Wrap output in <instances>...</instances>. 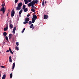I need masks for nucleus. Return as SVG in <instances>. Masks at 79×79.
Wrapping results in <instances>:
<instances>
[{"instance_id": "nucleus-4", "label": "nucleus", "mask_w": 79, "mask_h": 79, "mask_svg": "<svg viewBox=\"0 0 79 79\" xmlns=\"http://www.w3.org/2000/svg\"><path fill=\"white\" fill-rule=\"evenodd\" d=\"M37 16L35 15H33V18L32 19H37Z\"/></svg>"}, {"instance_id": "nucleus-34", "label": "nucleus", "mask_w": 79, "mask_h": 79, "mask_svg": "<svg viewBox=\"0 0 79 79\" xmlns=\"http://www.w3.org/2000/svg\"><path fill=\"white\" fill-rule=\"evenodd\" d=\"M16 27H14V28L13 29V31H16Z\"/></svg>"}, {"instance_id": "nucleus-46", "label": "nucleus", "mask_w": 79, "mask_h": 79, "mask_svg": "<svg viewBox=\"0 0 79 79\" xmlns=\"http://www.w3.org/2000/svg\"><path fill=\"white\" fill-rule=\"evenodd\" d=\"M1 74H0V77H1Z\"/></svg>"}, {"instance_id": "nucleus-26", "label": "nucleus", "mask_w": 79, "mask_h": 79, "mask_svg": "<svg viewBox=\"0 0 79 79\" xmlns=\"http://www.w3.org/2000/svg\"><path fill=\"white\" fill-rule=\"evenodd\" d=\"M35 10V7L34 8H32L31 9V10Z\"/></svg>"}, {"instance_id": "nucleus-22", "label": "nucleus", "mask_w": 79, "mask_h": 79, "mask_svg": "<svg viewBox=\"0 0 79 79\" xmlns=\"http://www.w3.org/2000/svg\"><path fill=\"white\" fill-rule=\"evenodd\" d=\"M24 2L25 4H27V3H28V2H29L28 1H25Z\"/></svg>"}, {"instance_id": "nucleus-9", "label": "nucleus", "mask_w": 79, "mask_h": 79, "mask_svg": "<svg viewBox=\"0 0 79 79\" xmlns=\"http://www.w3.org/2000/svg\"><path fill=\"white\" fill-rule=\"evenodd\" d=\"M21 9V7H20L19 6H18L16 8V10H19Z\"/></svg>"}, {"instance_id": "nucleus-8", "label": "nucleus", "mask_w": 79, "mask_h": 79, "mask_svg": "<svg viewBox=\"0 0 79 79\" xmlns=\"http://www.w3.org/2000/svg\"><path fill=\"white\" fill-rule=\"evenodd\" d=\"M44 19H47L48 18V16L47 15H44Z\"/></svg>"}, {"instance_id": "nucleus-30", "label": "nucleus", "mask_w": 79, "mask_h": 79, "mask_svg": "<svg viewBox=\"0 0 79 79\" xmlns=\"http://www.w3.org/2000/svg\"><path fill=\"white\" fill-rule=\"evenodd\" d=\"M19 0H15V3H17Z\"/></svg>"}, {"instance_id": "nucleus-20", "label": "nucleus", "mask_w": 79, "mask_h": 79, "mask_svg": "<svg viewBox=\"0 0 79 79\" xmlns=\"http://www.w3.org/2000/svg\"><path fill=\"white\" fill-rule=\"evenodd\" d=\"M5 39H6V40L8 41V37H7V36H6Z\"/></svg>"}, {"instance_id": "nucleus-33", "label": "nucleus", "mask_w": 79, "mask_h": 79, "mask_svg": "<svg viewBox=\"0 0 79 79\" xmlns=\"http://www.w3.org/2000/svg\"><path fill=\"white\" fill-rule=\"evenodd\" d=\"M9 62L10 63H11L12 62V59L9 60Z\"/></svg>"}, {"instance_id": "nucleus-39", "label": "nucleus", "mask_w": 79, "mask_h": 79, "mask_svg": "<svg viewBox=\"0 0 79 79\" xmlns=\"http://www.w3.org/2000/svg\"><path fill=\"white\" fill-rule=\"evenodd\" d=\"M34 27H33L32 28V30H33L34 29Z\"/></svg>"}, {"instance_id": "nucleus-12", "label": "nucleus", "mask_w": 79, "mask_h": 79, "mask_svg": "<svg viewBox=\"0 0 79 79\" xmlns=\"http://www.w3.org/2000/svg\"><path fill=\"white\" fill-rule=\"evenodd\" d=\"M15 63L14 62L13 63V66H12V69H14L15 68Z\"/></svg>"}, {"instance_id": "nucleus-6", "label": "nucleus", "mask_w": 79, "mask_h": 79, "mask_svg": "<svg viewBox=\"0 0 79 79\" xmlns=\"http://www.w3.org/2000/svg\"><path fill=\"white\" fill-rule=\"evenodd\" d=\"M12 38V34H10L9 35V38L10 40H11Z\"/></svg>"}, {"instance_id": "nucleus-45", "label": "nucleus", "mask_w": 79, "mask_h": 79, "mask_svg": "<svg viewBox=\"0 0 79 79\" xmlns=\"http://www.w3.org/2000/svg\"><path fill=\"white\" fill-rule=\"evenodd\" d=\"M19 16H20V17L21 16V14H19Z\"/></svg>"}, {"instance_id": "nucleus-40", "label": "nucleus", "mask_w": 79, "mask_h": 79, "mask_svg": "<svg viewBox=\"0 0 79 79\" xmlns=\"http://www.w3.org/2000/svg\"><path fill=\"white\" fill-rule=\"evenodd\" d=\"M24 12H27V10H24Z\"/></svg>"}, {"instance_id": "nucleus-21", "label": "nucleus", "mask_w": 79, "mask_h": 79, "mask_svg": "<svg viewBox=\"0 0 79 79\" xmlns=\"http://www.w3.org/2000/svg\"><path fill=\"white\" fill-rule=\"evenodd\" d=\"M32 27H33V24H31V25L30 27V28H31V29L32 28Z\"/></svg>"}, {"instance_id": "nucleus-5", "label": "nucleus", "mask_w": 79, "mask_h": 79, "mask_svg": "<svg viewBox=\"0 0 79 79\" xmlns=\"http://www.w3.org/2000/svg\"><path fill=\"white\" fill-rule=\"evenodd\" d=\"M25 8H26V5H24L23 6V10H27V8H26L25 9Z\"/></svg>"}, {"instance_id": "nucleus-32", "label": "nucleus", "mask_w": 79, "mask_h": 79, "mask_svg": "<svg viewBox=\"0 0 79 79\" xmlns=\"http://www.w3.org/2000/svg\"><path fill=\"white\" fill-rule=\"evenodd\" d=\"M9 60H11V56H9Z\"/></svg>"}, {"instance_id": "nucleus-42", "label": "nucleus", "mask_w": 79, "mask_h": 79, "mask_svg": "<svg viewBox=\"0 0 79 79\" xmlns=\"http://www.w3.org/2000/svg\"><path fill=\"white\" fill-rule=\"evenodd\" d=\"M24 32V31H23H23H22L21 32H22V33H23V32Z\"/></svg>"}, {"instance_id": "nucleus-23", "label": "nucleus", "mask_w": 79, "mask_h": 79, "mask_svg": "<svg viewBox=\"0 0 79 79\" xmlns=\"http://www.w3.org/2000/svg\"><path fill=\"white\" fill-rule=\"evenodd\" d=\"M23 12V10H20V11L19 12V15H21Z\"/></svg>"}, {"instance_id": "nucleus-31", "label": "nucleus", "mask_w": 79, "mask_h": 79, "mask_svg": "<svg viewBox=\"0 0 79 79\" xmlns=\"http://www.w3.org/2000/svg\"><path fill=\"white\" fill-rule=\"evenodd\" d=\"M1 68H5V66H4L2 65L1 66Z\"/></svg>"}, {"instance_id": "nucleus-35", "label": "nucleus", "mask_w": 79, "mask_h": 79, "mask_svg": "<svg viewBox=\"0 0 79 79\" xmlns=\"http://www.w3.org/2000/svg\"><path fill=\"white\" fill-rule=\"evenodd\" d=\"M31 16L30 14H28L27 15V17H29V16Z\"/></svg>"}, {"instance_id": "nucleus-17", "label": "nucleus", "mask_w": 79, "mask_h": 79, "mask_svg": "<svg viewBox=\"0 0 79 79\" xmlns=\"http://www.w3.org/2000/svg\"><path fill=\"white\" fill-rule=\"evenodd\" d=\"M6 10V9L5 8H4V7H2V8L0 10Z\"/></svg>"}, {"instance_id": "nucleus-16", "label": "nucleus", "mask_w": 79, "mask_h": 79, "mask_svg": "<svg viewBox=\"0 0 79 79\" xmlns=\"http://www.w3.org/2000/svg\"><path fill=\"white\" fill-rule=\"evenodd\" d=\"M35 20H35V19H32V23H34L35 22Z\"/></svg>"}, {"instance_id": "nucleus-51", "label": "nucleus", "mask_w": 79, "mask_h": 79, "mask_svg": "<svg viewBox=\"0 0 79 79\" xmlns=\"http://www.w3.org/2000/svg\"><path fill=\"white\" fill-rule=\"evenodd\" d=\"M11 21H10V22Z\"/></svg>"}, {"instance_id": "nucleus-29", "label": "nucleus", "mask_w": 79, "mask_h": 79, "mask_svg": "<svg viewBox=\"0 0 79 79\" xmlns=\"http://www.w3.org/2000/svg\"><path fill=\"white\" fill-rule=\"evenodd\" d=\"M9 50H8L6 51V52H10V48H9Z\"/></svg>"}, {"instance_id": "nucleus-24", "label": "nucleus", "mask_w": 79, "mask_h": 79, "mask_svg": "<svg viewBox=\"0 0 79 79\" xmlns=\"http://www.w3.org/2000/svg\"><path fill=\"white\" fill-rule=\"evenodd\" d=\"M28 24H32V21H29L28 22Z\"/></svg>"}, {"instance_id": "nucleus-36", "label": "nucleus", "mask_w": 79, "mask_h": 79, "mask_svg": "<svg viewBox=\"0 0 79 79\" xmlns=\"http://www.w3.org/2000/svg\"><path fill=\"white\" fill-rule=\"evenodd\" d=\"M12 32L13 34H15V31L14 30H13Z\"/></svg>"}, {"instance_id": "nucleus-48", "label": "nucleus", "mask_w": 79, "mask_h": 79, "mask_svg": "<svg viewBox=\"0 0 79 79\" xmlns=\"http://www.w3.org/2000/svg\"><path fill=\"white\" fill-rule=\"evenodd\" d=\"M27 0H24V1H27Z\"/></svg>"}, {"instance_id": "nucleus-11", "label": "nucleus", "mask_w": 79, "mask_h": 79, "mask_svg": "<svg viewBox=\"0 0 79 79\" xmlns=\"http://www.w3.org/2000/svg\"><path fill=\"white\" fill-rule=\"evenodd\" d=\"M18 6H20V7H21V6H22V3L20 2L19 3L18 5Z\"/></svg>"}, {"instance_id": "nucleus-25", "label": "nucleus", "mask_w": 79, "mask_h": 79, "mask_svg": "<svg viewBox=\"0 0 79 79\" xmlns=\"http://www.w3.org/2000/svg\"><path fill=\"white\" fill-rule=\"evenodd\" d=\"M5 5V3H4L2 4V6H4Z\"/></svg>"}, {"instance_id": "nucleus-14", "label": "nucleus", "mask_w": 79, "mask_h": 79, "mask_svg": "<svg viewBox=\"0 0 79 79\" xmlns=\"http://www.w3.org/2000/svg\"><path fill=\"white\" fill-rule=\"evenodd\" d=\"M9 26L11 29H13V25L12 24H10Z\"/></svg>"}, {"instance_id": "nucleus-1", "label": "nucleus", "mask_w": 79, "mask_h": 79, "mask_svg": "<svg viewBox=\"0 0 79 79\" xmlns=\"http://www.w3.org/2000/svg\"><path fill=\"white\" fill-rule=\"evenodd\" d=\"M38 3V0H33L31 2L28 4V6H31V8H34L35 7L34 5L35 3Z\"/></svg>"}, {"instance_id": "nucleus-3", "label": "nucleus", "mask_w": 79, "mask_h": 79, "mask_svg": "<svg viewBox=\"0 0 79 79\" xmlns=\"http://www.w3.org/2000/svg\"><path fill=\"white\" fill-rule=\"evenodd\" d=\"M15 10H12L11 14V17H13L14 15H15Z\"/></svg>"}, {"instance_id": "nucleus-7", "label": "nucleus", "mask_w": 79, "mask_h": 79, "mask_svg": "<svg viewBox=\"0 0 79 79\" xmlns=\"http://www.w3.org/2000/svg\"><path fill=\"white\" fill-rule=\"evenodd\" d=\"M8 25H7L6 27H4V31H7V30H8Z\"/></svg>"}, {"instance_id": "nucleus-38", "label": "nucleus", "mask_w": 79, "mask_h": 79, "mask_svg": "<svg viewBox=\"0 0 79 79\" xmlns=\"http://www.w3.org/2000/svg\"><path fill=\"white\" fill-rule=\"evenodd\" d=\"M32 1V0H28V2H31Z\"/></svg>"}, {"instance_id": "nucleus-2", "label": "nucleus", "mask_w": 79, "mask_h": 79, "mask_svg": "<svg viewBox=\"0 0 79 79\" xmlns=\"http://www.w3.org/2000/svg\"><path fill=\"white\" fill-rule=\"evenodd\" d=\"M30 20V19L29 18L27 17L25 18V22H23V23L24 24H27L28 23V22L29 20Z\"/></svg>"}, {"instance_id": "nucleus-43", "label": "nucleus", "mask_w": 79, "mask_h": 79, "mask_svg": "<svg viewBox=\"0 0 79 79\" xmlns=\"http://www.w3.org/2000/svg\"><path fill=\"white\" fill-rule=\"evenodd\" d=\"M25 29H26V28H23V31H25Z\"/></svg>"}, {"instance_id": "nucleus-19", "label": "nucleus", "mask_w": 79, "mask_h": 79, "mask_svg": "<svg viewBox=\"0 0 79 79\" xmlns=\"http://www.w3.org/2000/svg\"><path fill=\"white\" fill-rule=\"evenodd\" d=\"M12 77H13V74L10 73V78H12Z\"/></svg>"}, {"instance_id": "nucleus-27", "label": "nucleus", "mask_w": 79, "mask_h": 79, "mask_svg": "<svg viewBox=\"0 0 79 79\" xmlns=\"http://www.w3.org/2000/svg\"><path fill=\"white\" fill-rule=\"evenodd\" d=\"M16 45H17V46H18L19 45V43L17 42L16 43Z\"/></svg>"}, {"instance_id": "nucleus-18", "label": "nucleus", "mask_w": 79, "mask_h": 79, "mask_svg": "<svg viewBox=\"0 0 79 79\" xmlns=\"http://www.w3.org/2000/svg\"><path fill=\"white\" fill-rule=\"evenodd\" d=\"M19 50V47H18L16 46L15 49V50Z\"/></svg>"}, {"instance_id": "nucleus-15", "label": "nucleus", "mask_w": 79, "mask_h": 79, "mask_svg": "<svg viewBox=\"0 0 79 79\" xmlns=\"http://www.w3.org/2000/svg\"><path fill=\"white\" fill-rule=\"evenodd\" d=\"M9 50H10V53H11L12 55H13V52H12V51H11V49L10 48H9Z\"/></svg>"}, {"instance_id": "nucleus-41", "label": "nucleus", "mask_w": 79, "mask_h": 79, "mask_svg": "<svg viewBox=\"0 0 79 79\" xmlns=\"http://www.w3.org/2000/svg\"><path fill=\"white\" fill-rule=\"evenodd\" d=\"M31 11L32 12H35V10H31Z\"/></svg>"}, {"instance_id": "nucleus-13", "label": "nucleus", "mask_w": 79, "mask_h": 79, "mask_svg": "<svg viewBox=\"0 0 79 79\" xmlns=\"http://www.w3.org/2000/svg\"><path fill=\"white\" fill-rule=\"evenodd\" d=\"M5 78H6V75L4 74L2 76V78L5 79Z\"/></svg>"}, {"instance_id": "nucleus-50", "label": "nucleus", "mask_w": 79, "mask_h": 79, "mask_svg": "<svg viewBox=\"0 0 79 79\" xmlns=\"http://www.w3.org/2000/svg\"><path fill=\"white\" fill-rule=\"evenodd\" d=\"M23 10L22 9V10Z\"/></svg>"}, {"instance_id": "nucleus-49", "label": "nucleus", "mask_w": 79, "mask_h": 79, "mask_svg": "<svg viewBox=\"0 0 79 79\" xmlns=\"http://www.w3.org/2000/svg\"><path fill=\"white\" fill-rule=\"evenodd\" d=\"M2 79H4V78H2Z\"/></svg>"}, {"instance_id": "nucleus-44", "label": "nucleus", "mask_w": 79, "mask_h": 79, "mask_svg": "<svg viewBox=\"0 0 79 79\" xmlns=\"http://www.w3.org/2000/svg\"><path fill=\"white\" fill-rule=\"evenodd\" d=\"M7 16H8V13H7L6 15Z\"/></svg>"}, {"instance_id": "nucleus-37", "label": "nucleus", "mask_w": 79, "mask_h": 79, "mask_svg": "<svg viewBox=\"0 0 79 79\" xmlns=\"http://www.w3.org/2000/svg\"><path fill=\"white\" fill-rule=\"evenodd\" d=\"M42 5H44V1H43L42 3Z\"/></svg>"}, {"instance_id": "nucleus-28", "label": "nucleus", "mask_w": 79, "mask_h": 79, "mask_svg": "<svg viewBox=\"0 0 79 79\" xmlns=\"http://www.w3.org/2000/svg\"><path fill=\"white\" fill-rule=\"evenodd\" d=\"M1 11H2L3 14H4V13H5V10H1Z\"/></svg>"}, {"instance_id": "nucleus-47", "label": "nucleus", "mask_w": 79, "mask_h": 79, "mask_svg": "<svg viewBox=\"0 0 79 79\" xmlns=\"http://www.w3.org/2000/svg\"><path fill=\"white\" fill-rule=\"evenodd\" d=\"M45 3H47V2H46V1H45V2H44Z\"/></svg>"}, {"instance_id": "nucleus-10", "label": "nucleus", "mask_w": 79, "mask_h": 79, "mask_svg": "<svg viewBox=\"0 0 79 79\" xmlns=\"http://www.w3.org/2000/svg\"><path fill=\"white\" fill-rule=\"evenodd\" d=\"M3 35H4V37H5L6 36V35H7V33H6V32L5 31L3 33Z\"/></svg>"}]
</instances>
